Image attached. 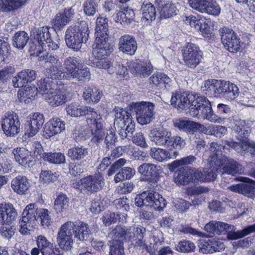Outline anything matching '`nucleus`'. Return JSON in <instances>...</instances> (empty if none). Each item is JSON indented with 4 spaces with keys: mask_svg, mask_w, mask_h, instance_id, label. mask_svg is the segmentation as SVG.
<instances>
[{
    "mask_svg": "<svg viewBox=\"0 0 255 255\" xmlns=\"http://www.w3.org/2000/svg\"><path fill=\"white\" fill-rule=\"evenodd\" d=\"M66 111L68 115L73 117L90 116L91 117L87 119V123L93 135L92 141L99 142L103 139L105 134L104 121L94 109L89 106L71 103L66 106Z\"/></svg>",
    "mask_w": 255,
    "mask_h": 255,
    "instance_id": "f257e3e1",
    "label": "nucleus"
},
{
    "mask_svg": "<svg viewBox=\"0 0 255 255\" xmlns=\"http://www.w3.org/2000/svg\"><path fill=\"white\" fill-rule=\"evenodd\" d=\"M89 230L87 224H63L61 227L57 237V242L59 248L64 251L71 249L73 244L72 236L79 240H86L89 235Z\"/></svg>",
    "mask_w": 255,
    "mask_h": 255,
    "instance_id": "f03ea898",
    "label": "nucleus"
},
{
    "mask_svg": "<svg viewBox=\"0 0 255 255\" xmlns=\"http://www.w3.org/2000/svg\"><path fill=\"white\" fill-rule=\"evenodd\" d=\"M204 229L208 233V235H206L205 233L190 227H187L183 229V232L185 234H190L195 236L202 237H211L213 235L221 234H227L228 238L231 240L242 238L249 235L248 229L233 232L235 230L234 226L231 224H205Z\"/></svg>",
    "mask_w": 255,
    "mask_h": 255,
    "instance_id": "7ed1b4c3",
    "label": "nucleus"
},
{
    "mask_svg": "<svg viewBox=\"0 0 255 255\" xmlns=\"http://www.w3.org/2000/svg\"><path fill=\"white\" fill-rule=\"evenodd\" d=\"M224 148L223 145L216 142H212L210 144V151L212 153L211 161L218 166L221 174L226 173L234 175L243 173V170L241 164L235 160L223 155L222 150Z\"/></svg>",
    "mask_w": 255,
    "mask_h": 255,
    "instance_id": "20e7f679",
    "label": "nucleus"
},
{
    "mask_svg": "<svg viewBox=\"0 0 255 255\" xmlns=\"http://www.w3.org/2000/svg\"><path fill=\"white\" fill-rule=\"evenodd\" d=\"M108 31V19L104 17H98L95 28V40L93 44V54L98 57H103L111 52Z\"/></svg>",
    "mask_w": 255,
    "mask_h": 255,
    "instance_id": "39448f33",
    "label": "nucleus"
},
{
    "mask_svg": "<svg viewBox=\"0 0 255 255\" xmlns=\"http://www.w3.org/2000/svg\"><path fill=\"white\" fill-rule=\"evenodd\" d=\"M89 32L88 23L85 20L70 25L65 32V39L67 45L75 51L79 50L82 43L87 41Z\"/></svg>",
    "mask_w": 255,
    "mask_h": 255,
    "instance_id": "423d86ee",
    "label": "nucleus"
},
{
    "mask_svg": "<svg viewBox=\"0 0 255 255\" xmlns=\"http://www.w3.org/2000/svg\"><path fill=\"white\" fill-rule=\"evenodd\" d=\"M190 115L200 119H207L212 123H223L224 119L213 114L210 102L204 96H197L190 106Z\"/></svg>",
    "mask_w": 255,
    "mask_h": 255,
    "instance_id": "0eeeda50",
    "label": "nucleus"
},
{
    "mask_svg": "<svg viewBox=\"0 0 255 255\" xmlns=\"http://www.w3.org/2000/svg\"><path fill=\"white\" fill-rule=\"evenodd\" d=\"M45 80H40L37 83L36 93H41L45 100L52 107H57L65 103L66 96L59 89L55 88L57 85L48 84Z\"/></svg>",
    "mask_w": 255,
    "mask_h": 255,
    "instance_id": "6e6552de",
    "label": "nucleus"
},
{
    "mask_svg": "<svg viewBox=\"0 0 255 255\" xmlns=\"http://www.w3.org/2000/svg\"><path fill=\"white\" fill-rule=\"evenodd\" d=\"M36 77L35 71L30 69L25 70L19 72L17 76L12 79V83L15 88L24 87V97H28L31 100L35 99L36 94H33L36 90L34 87H26L28 82L34 81Z\"/></svg>",
    "mask_w": 255,
    "mask_h": 255,
    "instance_id": "1a4fd4ad",
    "label": "nucleus"
},
{
    "mask_svg": "<svg viewBox=\"0 0 255 255\" xmlns=\"http://www.w3.org/2000/svg\"><path fill=\"white\" fill-rule=\"evenodd\" d=\"M134 201L138 207L150 206L158 210H162L166 205L165 199L157 193L152 191H144L137 195Z\"/></svg>",
    "mask_w": 255,
    "mask_h": 255,
    "instance_id": "9d476101",
    "label": "nucleus"
},
{
    "mask_svg": "<svg viewBox=\"0 0 255 255\" xmlns=\"http://www.w3.org/2000/svg\"><path fill=\"white\" fill-rule=\"evenodd\" d=\"M137 123L141 125L150 124L155 118V105L149 102L136 103L132 107Z\"/></svg>",
    "mask_w": 255,
    "mask_h": 255,
    "instance_id": "9b49d317",
    "label": "nucleus"
},
{
    "mask_svg": "<svg viewBox=\"0 0 255 255\" xmlns=\"http://www.w3.org/2000/svg\"><path fill=\"white\" fill-rule=\"evenodd\" d=\"M104 184L101 176L89 175L73 183V187L81 192L92 194L99 191Z\"/></svg>",
    "mask_w": 255,
    "mask_h": 255,
    "instance_id": "f8f14e48",
    "label": "nucleus"
},
{
    "mask_svg": "<svg viewBox=\"0 0 255 255\" xmlns=\"http://www.w3.org/2000/svg\"><path fill=\"white\" fill-rule=\"evenodd\" d=\"M222 43L229 52L237 53L240 50L241 42L235 32L228 27H224L220 30Z\"/></svg>",
    "mask_w": 255,
    "mask_h": 255,
    "instance_id": "ddd939ff",
    "label": "nucleus"
},
{
    "mask_svg": "<svg viewBox=\"0 0 255 255\" xmlns=\"http://www.w3.org/2000/svg\"><path fill=\"white\" fill-rule=\"evenodd\" d=\"M123 232L120 226H116L109 234V237L112 239L109 241L110 255H126L123 244L124 242L127 241L121 235Z\"/></svg>",
    "mask_w": 255,
    "mask_h": 255,
    "instance_id": "4468645a",
    "label": "nucleus"
},
{
    "mask_svg": "<svg viewBox=\"0 0 255 255\" xmlns=\"http://www.w3.org/2000/svg\"><path fill=\"white\" fill-rule=\"evenodd\" d=\"M20 122L15 113L6 114L1 121V126L4 133L7 136H14L20 131Z\"/></svg>",
    "mask_w": 255,
    "mask_h": 255,
    "instance_id": "2eb2a0df",
    "label": "nucleus"
},
{
    "mask_svg": "<svg viewBox=\"0 0 255 255\" xmlns=\"http://www.w3.org/2000/svg\"><path fill=\"white\" fill-rule=\"evenodd\" d=\"M182 55L185 65L190 68H195L202 58L199 47L193 43L187 44L184 48Z\"/></svg>",
    "mask_w": 255,
    "mask_h": 255,
    "instance_id": "dca6fc26",
    "label": "nucleus"
},
{
    "mask_svg": "<svg viewBox=\"0 0 255 255\" xmlns=\"http://www.w3.org/2000/svg\"><path fill=\"white\" fill-rule=\"evenodd\" d=\"M236 181L242 182V183L233 184L228 189L231 191L243 194L247 197H255V181L245 177H239Z\"/></svg>",
    "mask_w": 255,
    "mask_h": 255,
    "instance_id": "f3484780",
    "label": "nucleus"
},
{
    "mask_svg": "<svg viewBox=\"0 0 255 255\" xmlns=\"http://www.w3.org/2000/svg\"><path fill=\"white\" fill-rule=\"evenodd\" d=\"M196 96V93L188 94L185 92L173 93L170 99L171 105L178 110H189Z\"/></svg>",
    "mask_w": 255,
    "mask_h": 255,
    "instance_id": "a211bd4d",
    "label": "nucleus"
},
{
    "mask_svg": "<svg viewBox=\"0 0 255 255\" xmlns=\"http://www.w3.org/2000/svg\"><path fill=\"white\" fill-rule=\"evenodd\" d=\"M75 13V9L73 7H67L59 10L52 20L53 28L55 30H61L71 21Z\"/></svg>",
    "mask_w": 255,
    "mask_h": 255,
    "instance_id": "6ab92c4d",
    "label": "nucleus"
},
{
    "mask_svg": "<svg viewBox=\"0 0 255 255\" xmlns=\"http://www.w3.org/2000/svg\"><path fill=\"white\" fill-rule=\"evenodd\" d=\"M227 84V81L215 79L208 80L204 82L203 91H206V94L210 96L224 97Z\"/></svg>",
    "mask_w": 255,
    "mask_h": 255,
    "instance_id": "aec40b11",
    "label": "nucleus"
},
{
    "mask_svg": "<svg viewBox=\"0 0 255 255\" xmlns=\"http://www.w3.org/2000/svg\"><path fill=\"white\" fill-rule=\"evenodd\" d=\"M44 122L43 116L39 113L30 115L25 124V134L29 137L35 135L42 127Z\"/></svg>",
    "mask_w": 255,
    "mask_h": 255,
    "instance_id": "412c9836",
    "label": "nucleus"
},
{
    "mask_svg": "<svg viewBox=\"0 0 255 255\" xmlns=\"http://www.w3.org/2000/svg\"><path fill=\"white\" fill-rule=\"evenodd\" d=\"M129 68L132 74L141 78L148 77L152 71V66L148 61L131 63Z\"/></svg>",
    "mask_w": 255,
    "mask_h": 255,
    "instance_id": "4be33fe9",
    "label": "nucleus"
},
{
    "mask_svg": "<svg viewBox=\"0 0 255 255\" xmlns=\"http://www.w3.org/2000/svg\"><path fill=\"white\" fill-rule=\"evenodd\" d=\"M116 226H120L124 231L123 233H121V235L125 241H128L133 238H136L139 242L138 245L139 246L142 245V240L145 232V228L141 226H137V227L132 226L129 229H125L122 225H119Z\"/></svg>",
    "mask_w": 255,
    "mask_h": 255,
    "instance_id": "5701e85b",
    "label": "nucleus"
},
{
    "mask_svg": "<svg viewBox=\"0 0 255 255\" xmlns=\"http://www.w3.org/2000/svg\"><path fill=\"white\" fill-rule=\"evenodd\" d=\"M119 49L120 51L129 55H134L137 49V43L131 35L126 34L122 36L119 40Z\"/></svg>",
    "mask_w": 255,
    "mask_h": 255,
    "instance_id": "b1692460",
    "label": "nucleus"
},
{
    "mask_svg": "<svg viewBox=\"0 0 255 255\" xmlns=\"http://www.w3.org/2000/svg\"><path fill=\"white\" fill-rule=\"evenodd\" d=\"M234 130L237 133L239 142L236 143L242 144L243 140H248L247 138L251 132V123L243 120H236L234 122Z\"/></svg>",
    "mask_w": 255,
    "mask_h": 255,
    "instance_id": "393cba45",
    "label": "nucleus"
},
{
    "mask_svg": "<svg viewBox=\"0 0 255 255\" xmlns=\"http://www.w3.org/2000/svg\"><path fill=\"white\" fill-rule=\"evenodd\" d=\"M171 134L162 128H154L149 134L150 140L157 145H167V142Z\"/></svg>",
    "mask_w": 255,
    "mask_h": 255,
    "instance_id": "a878e982",
    "label": "nucleus"
},
{
    "mask_svg": "<svg viewBox=\"0 0 255 255\" xmlns=\"http://www.w3.org/2000/svg\"><path fill=\"white\" fill-rule=\"evenodd\" d=\"M65 128V124L60 119L54 118L50 120L44 128V135L46 138L50 137L60 133Z\"/></svg>",
    "mask_w": 255,
    "mask_h": 255,
    "instance_id": "bb28decb",
    "label": "nucleus"
},
{
    "mask_svg": "<svg viewBox=\"0 0 255 255\" xmlns=\"http://www.w3.org/2000/svg\"><path fill=\"white\" fill-rule=\"evenodd\" d=\"M61 67V66L52 65L46 68L44 72L46 77L43 80L47 79V84L57 85V82L53 81L65 79L66 73L62 71Z\"/></svg>",
    "mask_w": 255,
    "mask_h": 255,
    "instance_id": "cd10ccee",
    "label": "nucleus"
},
{
    "mask_svg": "<svg viewBox=\"0 0 255 255\" xmlns=\"http://www.w3.org/2000/svg\"><path fill=\"white\" fill-rule=\"evenodd\" d=\"M17 213L10 204H0V223H10L15 220Z\"/></svg>",
    "mask_w": 255,
    "mask_h": 255,
    "instance_id": "c85d7f7f",
    "label": "nucleus"
},
{
    "mask_svg": "<svg viewBox=\"0 0 255 255\" xmlns=\"http://www.w3.org/2000/svg\"><path fill=\"white\" fill-rule=\"evenodd\" d=\"M15 161L24 167H29L32 162L31 156H30L29 150L23 147H17L12 150Z\"/></svg>",
    "mask_w": 255,
    "mask_h": 255,
    "instance_id": "c756f323",
    "label": "nucleus"
},
{
    "mask_svg": "<svg viewBox=\"0 0 255 255\" xmlns=\"http://www.w3.org/2000/svg\"><path fill=\"white\" fill-rule=\"evenodd\" d=\"M11 186L15 192L22 195L25 194L28 190L30 183L26 176L18 175L12 180Z\"/></svg>",
    "mask_w": 255,
    "mask_h": 255,
    "instance_id": "7c9ffc66",
    "label": "nucleus"
},
{
    "mask_svg": "<svg viewBox=\"0 0 255 255\" xmlns=\"http://www.w3.org/2000/svg\"><path fill=\"white\" fill-rule=\"evenodd\" d=\"M64 66L67 73L65 79H70L72 77L77 76V71L79 70L80 60L75 57H69L64 61Z\"/></svg>",
    "mask_w": 255,
    "mask_h": 255,
    "instance_id": "2f4dec72",
    "label": "nucleus"
},
{
    "mask_svg": "<svg viewBox=\"0 0 255 255\" xmlns=\"http://www.w3.org/2000/svg\"><path fill=\"white\" fill-rule=\"evenodd\" d=\"M138 172L150 179L161 173V167L152 163H142L137 168Z\"/></svg>",
    "mask_w": 255,
    "mask_h": 255,
    "instance_id": "473e14b6",
    "label": "nucleus"
},
{
    "mask_svg": "<svg viewBox=\"0 0 255 255\" xmlns=\"http://www.w3.org/2000/svg\"><path fill=\"white\" fill-rule=\"evenodd\" d=\"M227 144L238 153H241L243 151H247L252 155H255V143H250L248 140H243L242 144H238L235 141L231 140L227 141Z\"/></svg>",
    "mask_w": 255,
    "mask_h": 255,
    "instance_id": "72a5a7b5",
    "label": "nucleus"
},
{
    "mask_svg": "<svg viewBox=\"0 0 255 255\" xmlns=\"http://www.w3.org/2000/svg\"><path fill=\"white\" fill-rule=\"evenodd\" d=\"M28 0H0V11L9 12L24 5Z\"/></svg>",
    "mask_w": 255,
    "mask_h": 255,
    "instance_id": "f704fd0d",
    "label": "nucleus"
},
{
    "mask_svg": "<svg viewBox=\"0 0 255 255\" xmlns=\"http://www.w3.org/2000/svg\"><path fill=\"white\" fill-rule=\"evenodd\" d=\"M174 155L165 149L160 148L152 147L150 149V155L155 160L159 162L167 161L169 159L173 158L177 154L176 152H173Z\"/></svg>",
    "mask_w": 255,
    "mask_h": 255,
    "instance_id": "c9c22d12",
    "label": "nucleus"
},
{
    "mask_svg": "<svg viewBox=\"0 0 255 255\" xmlns=\"http://www.w3.org/2000/svg\"><path fill=\"white\" fill-rule=\"evenodd\" d=\"M179 129L189 132H194L197 130L201 131L203 126L200 124L190 121H179L175 124Z\"/></svg>",
    "mask_w": 255,
    "mask_h": 255,
    "instance_id": "e433bc0d",
    "label": "nucleus"
},
{
    "mask_svg": "<svg viewBox=\"0 0 255 255\" xmlns=\"http://www.w3.org/2000/svg\"><path fill=\"white\" fill-rule=\"evenodd\" d=\"M149 84L157 87H161L164 85L165 88L170 87L171 82V79L164 73H157L154 74L149 79Z\"/></svg>",
    "mask_w": 255,
    "mask_h": 255,
    "instance_id": "4c0bfd02",
    "label": "nucleus"
},
{
    "mask_svg": "<svg viewBox=\"0 0 255 255\" xmlns=\"http://www.w3.org/2000/svg\"><path fill=\"white\" fill-rule=\"evenodd\" d=\"M190 169L188 171L185 168H181L174 173V181L179 185H187L192 181Z\"/></svg>",
    "mask_w": 255,
    "mask_h": 255,
    "instance_id": "58836bf2",
    "label": "nucleus"
},
{
    "mask_svg": "<svg viewBox=\"0 0 255 255\" xmlns=\"http://www.w3.org/2000/svg\"><path fill=\"white\" fill-rule=\"evenodd\" d=\"M36 207L34 204H30L26 206L22 213V223H34L36 221Z\"/></svg>",
    "mask_w": 255,
    "mask_h": 255,
    "instance_id": "ea45409f",
    "label": "nucleus"
},
{
    "mask_svg": "<svg viewBox=\"0 0 255 255\" xmlns=\"http://www.w3.org/2000/svg\"><path fill=\"white\" fill-rule=\"evenodd\" d=\"M88 154V150L83 146H77L69 149L67 155L73 161L84 159Z\"/></svg>",
    "mask_w": 255,
    "mask_h": 255,
    "instance_id": "a19ab883",
    "label": "nucleus"
},
{
    "mask_svg": "<svg viewBox=\"0 0 255 255\" xmlns=\"http://www.w3.org/2000/svg\"><path fill=\"white\" fill-rule=\"evenodd\" d=\"M127 217V215L125 213L110 212L103 216V222L104 223H124L128 222Z\"/></svg>",
    "mask_w": 255,
    "mask_h": 255,
    "instance_id": "79ce46f5",
    "label": "nucleus"
},
{
    "mask_svg": "<svg viewBox=\"0 0 255 255\" xmlns=\"http://www.w3.org/2000/svg\"><path fill=\"white\" fill-rule=\"evenodd\" d=\"M134 13L133 10L127 7L122 9L121 11L117 12L115 17V21L120 22L121 24L130 23L133 19Z\"/></svg>",
    "mask_w": 255,
    "mask_h": 255,
    "instance_id": "37998d69",
    "label": "nucleus"
},
{
    "mask_svg": "<svg viewBox=\"0 0 255 255\" xmlns=\"http://www.w3.org/2000/svg\"><path fill=\"white\" fill-rule=\"evenodd\" d=\"M158 10L159 11L160 16L164 18H169L175 15L178 11L175 4L171 3H167L164 4H163L162 3L159 4Z\"/></svg>",
    "mask_w": 255,
    "mask_h": 255,
    "instance_id": "c03bdc74",
    "label": "nucleus"
},
{
    "mask_svg": "<svg viewBox=\"0 0 255 255\" xmlns=\"http://www.w3.org/2000/svg\"><path fill=\"white\" fill-rule=\"evenodd\" d=\"M102 96V92L96 87L86 88L83 92L84 99L88 102L97 103Z\"/></svg>",
    "mask_w": 255,
    "mask_h": 255,
    "instance_id": "a18cd8bd",
    "label": "nucleus"
},
{
    "mask_svg": "<svg viewBox=\"0 0 255 255\" xmlns=\"http://www.w3.org/2000/svg\"><path fill=\"white\" fill-rule=\"evenodd\" d=\"M111 52V51L108 54V55ZM97 59L95 60L94 62V66L100 68V69H106L108 72L112 74L116 72V67H114V64H112L111 62L105 59L104 58L106 56V55L104 56L103 57H98L94 55Z\"/></svg>",
    "mask_w": 255,
    "mask_h": 255,
    "instance_id": "49530a36",
    "label": "nucleus"
},
{
    "mask_svg": "<svg viewBox=\"0 0 255 255\" xmlns=\"http://www.w3.org/2000/svg\"><path fill=\"white\" fill-rule=\"evenodd\" d=\"M29 40L28 34L24 31L17 32L12 38V45L19 49H23Z\"/></svg>",
    "mask_w": 255,
    "mask_h": 255,
    "instance_id": "de8ad7c7",
    "label": "nucleus"
},
{
    "mask_svg": "<svg viewBox=\"0 0 255 255\" xmlns=\"http://www.w3.org/2000/svg\"><path fill=\"white\" fill-rule=\"evenodd\" d=\"M115 118L114 125L119 127L125 125V122L128 120L127 119H131L132 117L130 113L123 109L116 108L115 109Z\"/></svg>",
    "mask_w": 255,
    "mask_h": 255,
    "instance_id": "09e8293b",
    "label": "nucleus"
},
{
    "mask_svg": "<svg viewBox=\"0 0 255 255\" xmlns=\"http://www.w3.org/2000/svg\"><path fill=\"white\" fill-rule=\"evenodd\" d=\"M142 18L147 21H151L155 19L156 10L153 5L150 2H144L141 6Z\"/></svg>",
    "mask_w": 255,
    "mask_h": 255,
    "instance_id": "8fccbe9b",
    "label": "nucleus"
},
{
    "mask_svg": "<svg viewBox=\"0 0 255 255\" xmlns=\"http://www.w3.org/2000/svg\"><path fill=\"white\" fill-rule=\"evenodd\" d=\"M212 153L211 152L210 157L209 159V169L207 171L204 172L205 174V182H208L215 180L217 177V173H221L219 172V168L218 166L214 164V162H212L211 156Z\"/></svg>",
    "mask_w": 255,
    "mask_h": 255,
    "instance_id": "3c124183",
    "label": "nucleus"
},
{
    "mask_svg": "<svg viewBox=\"0 0 255 255\" xmlns=\"http://www.w3.org/2000/svg\"><path fill=\"white\" fill-rule=\"evenodd\" d=\"M69 207V199L66 195L61 194L56 198L54 208L56 212L61 213L68 209Z\"/></svg>",
    "mask_w": 255,
    "mask_h": 255,
    "instance_id": "603ef678",
    "label": "nucleus"
},
{
    "mask_svg": "<svg viewBox=\"0 0 255 255\" xmlns=\"http://www.w3.org/2000/svg\"><path fill=\"white\" fill-rule=\"evenodd\" d=\"M37 56L39 61H44L46 63H49L51 65L61 66V63L59 62L58 58L52 55V53H49V51L39 49Z\"/></svg>",
    "mask_w": 255,
    "mask_h": 255,
    "instance_id": "864d4df0",
    "label": "nucleus"
},
{
    "mask_svg": "<svg viewBox=\"0 0 255 255\" xmlns=\"http://www.w3.org/2000/svg\"><path fill=\"white\" fill-rule=\"evenodd\" d=\"M49 27L47 26H43L40 27L36 31V34L34 36V39H36L40 47H42V43L47 42L49 40L50 34L49 31Z\"/></svg>",
    "mask_w": 255,
    "mask_h": 255,
    "instance_id": "5fc2aeb1",
    "label": "nucleus"
},
{
    "mask_svg": "<svg viewBox=\"0 0 255 255\" xmlns=\"http://www.w3.org/2000/svg\"><path fill=\"white\" fill-rule=\"evenodd\" d=\"M43 159L50 163L53 164H61L65 162V156L60 152L44 153Z\"/></svg>",
    "mask_w": 255,
    "mask_h": 255,
    "instance_id": "6e6d98bb",
    "label": "nucleus"
},
{
    "mask_svg": "<svg viewBox=\"0 0 255 255\" xmlns=\"http://www.w3.org/2000/svg\"><path fill=\"white\" fill-rule=\"evenodd\" d=\"M224 98L228 100H233L239 95L240 91L236 85L230 82H227Z\"/></svg>",
    "mask_w": 255,
    "mask_h": 255,
    "instance_id": "4d7b16f0",
    "label": "nucleus"
},
{
    "mask_svg": "<svg viewBox=\"0 0 255 255\" xmlns=\"http://www.w3.org/2000/svg\"><path fill=\"white\" fill-rule=\"evenodd\" d=\"M175 249L181 253H190L195 251L196 246L191 241L183 240L178 243Z\"/></svg>",
    "mask_w": 255,
    "mask_h": 255,
    "instance_id": "13d9d810",
    "label": "nucleus"
},
{
    "mask_svg": "<svg viewBox=\"0 0 255 255\" xmlns=\"http://www.w3.org/2000/svg\"><path fill=\"white\" fill-rule=\"evenodd\" d=\"M98 4L92 0H87L83 3L84 13L88 16H93L98 10Z\"/></svg>",
    "mask_w": 255,
    "mask_h": 255,
    "instance_id": "bf43d9fd",
    "label": "nucleus"
},
{
    "mask_svg": "<svg viewBox=\"0 0 255 255\" xmlns=\"http://www.w3.org/2000/svg\"><path fill=\"white\" fill-rule=\"evenodd\" d=\"M186 144L185 140L180 136H175L169 137L167 147L169 149L172 148H181Z\"/></svg>",
    "mask_w": 255,
    "mask_h": 255,
    "instance_id": "052dcab7",
    "label": "nucleus"
},
{
    "mask_svg": "<svg viewBox=\"0 0 255 255\" xmlns=\"http://www.w3.org/2000/svg\"><path fill=\"white\" fill-rule=\"evenodd\" d=\"M195 28L199 31L205 37H208L211 33V28L204 19H198Z\"/></svg>",
    "mask_w": 255,
    "mask_h": 255,
    "instance_id": "680f3d73",
    "label": "nucleus"
},
{
    "mask_svg": "<svg viewBox=\"0 0 255 255\" xmlns=\"http://www.w3.org/2000/svg\"><path fill=\"white\" fill-rule=\"evenodd\" d=\"M204 10L202 13H207L214 16L218 15L221 11L219 5L215 1L209 2L207 1Z\"/></svg>",
    "mask_w": 255,
    "mask_h": 255,
    "instance_id": "e2e57ef3",
    "label": "nucleus"
},
{
    "mask_svg": "<svg viewBox=\"0 0 255 255\" xmlns=\"http://www.w3.org/2000/svg\"><path fill=\"white\" fill-rule=\"evenodd\" d=\"M128 120L126 122H125V125L123 126H120L119 128H121V130L125 131L124 133H122L123 137H126L128 134H131L134 131L135 129V124L132 121V118L131 119H127Z\"/></svg>",
    "mask_w": 255,
    "mask_h": 255,
    "instance_id": "0e129e2a",
    "label": "nucleus"
},
{
    "mask_svg": "<svg viewBox=\"0 0 255 255\" xmlns=\"http://www.w3.org/2000/svg\"><path fill=\"white\" fill-rule=\"evenodd\" d=\"M207 0H188L189 5L201 13L205 10V6L207 4Z\"/></svg>",
    "mask_w": 255,
    "mask_h": 255,
    "instance_id": "69168bd1",
    "label": "nucleus"
},
{
    "mask_svg": "<svg viewBox=\"0 0 255 255\" xmlns=\"http://www.w3.org/2000/svg\"><path fill=\"white\" fill-rule=\"evenodd\" d=\"M13 66H7L0 70V82L4 83L15 72Z\"/></svg>",
    "mask_w": 255,
    "mask_h": 255,
    "instance_id": "338daca9",
    "label": "nucleus"
},
{
    "mask_svg": "<svg viewBox=\"0 0 255 255\" xmlns=\"http://www.w3.org/2000/svg\"><path fill=\"white\" fill-rule=\"evenodd\" d=\"M77 76L72 77L71 78L76 79L79 81L89 80L91 78V74L88 68L85 67L80 69L77 71Z\"/></svg>",
    "mask_w": 255,
    "mask_h": 255,
    "instance_id": "774afa93",
    "label": "nucleus"
}]
</instances>
